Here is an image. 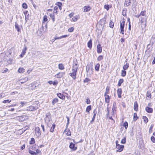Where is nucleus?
<instances>
[{
  "label": "nucleus",
  "mask_w": 155,
  "mask_h": 155,
  "mask_svg": "<svg viewBox=\"0 0 155 155\" xmlns=\"http://www.w3.org/2000/svg\"><path fill=\"white\" fill-rule=\"evenodd\" d=\"M78 67V63L77 61H74L72 69V72L69 74L74 79L76 78V74Z\"/></svg>",
  "instance_id": "nucleus-1"
},
{
  "label": "nucleus",
  "mask_w": 155,
  "mask_h": 155,
  "mask_svg": "<svg viewBox=\"0 0 155 155\" xmlns=\"http://www.w3.org/2000/svg\"><path fill=\"white\" fill-rule=\"evenodd\" d=\"M125 24V21H121L120 22V33L122 34H124V28Z\"/></svg>",
  "instance_id": "nucleus-2"
},
{
  "label": "nucleus",
  "mask_w": 155,
  "mask_h": 155,
  "mask_svg": "<svg viewBox=\"0 0 155 155\" xmlns=\"http://www.w3.org/2000/svg\"><path fill=\"white\" fill-rule=\"evenodd\" d=\"M38 108V106L34 107L30 106L27 107L26 110L28 111H33L37 109Z\"/></svg>",
  "instance_id": "nucleus-3"
},
{
  "label": "nucleus",
  "mask_w": 155,
  "mask_h": 155,
  "mask_svg": "<svg viewBox=\"0 0 155 155\" xmlns=\"http://www.w3.org/2000/svg\"><path fill=\"white\" fill-rule=\"evenodd\" d=\"M48 20V19L47 18V16L46 15H45L43 17V21H42V27L43 28L44 26L46 27V28H47V23H46V22H47Z\"/></svg>",
  "instance_id": "nucleus-4"
},
{
  "label": "nucleus",
  "mask_w": 155,
  "mask_h": 155,
  "mask_svg": "<svg viewBox=\"0 0 155 155\" xmlns=\"http://www.w3.org/2000/svg\"><path fill=\"white\" fill-rule=\"evenodd\" d=\"M45 122L47 124V126L49 127L52 123V121L50 118L49 117H46L45 119Z\"/></svg>",
  "instance_id": "nucleus-5"
},
{
  "label": "nucleus",
  "mask_w": 155,
  "mask_h": 155,
  "mask_svg": "<svg viewBox=\"0 0 155 155\" xmlns=\"http://www.w3.org/2000/svg\"><path fill=\"white\" fill-rule=\"evenodd\" d=\"M140 17L143 16V19L144 20H145L146 19H147V17L146 15V12L145 11H142L140 13Z\"/></svg>",
  "instance_id": "nucleus-6"
},
{
  "label": "nucleus",
  "mask_w": 155,
  "mask_h": 155,
  "mask_svg": "<svg viewBox=\"0 0 155 155\" xmlns=\"http://www.w3.org/2000/svg\"><path fill=\"white\" fill-rule=\"evenodd\" d=\"M116 147L117 149H118L117 150V152H121L122 151L123 149L124 146L123 145H117V146H116Z\"/></svg>",
  "instance_id": "nucleus-7"
},
{
  "label": "nucleus",
  "mask_w": 155,
  "mask_h": 155,
  "mask_svg": "<svg viewBox=\"0 0 155 155\" xmlns=\"http://www.w3.org/2000/svg\"><path fill=\"white\" fill-rule=\"evenodd\" d=\"M91 7L89 5L84 6L83 7V12H87L89 11L91 9Z\"/></svg>",
  "instance_id": "nucleus-8"
},
{
  "label": "nucleus",
  "mask_w": 155,
  "mask_h": 155,
  "mask_svg": "<svg viewBox=\"0 0 155 155\" xmlns=\"http://www.w3.org/2000/svg\"><path fill=\"white\" fill-rule=\"evenodd\" d=\"M65 74L64 72H59L55 75V77L58 78H62Z\"/></svg>",
  "instance_id": "nucleus-9"
},
{
  "label": "nucleus",
  "mask_w": 155,
  "mask_h": 155,
  "mask_svg": "<svg viewBox=\"0 0 155 155\" xmlns=\"http://www.w3.org/2000/svg\"><path fill=\"white\" fill-rule=\"evenodd\" d=\"M35 133L38 137H39L41 135L40 130L38 127L36 128L35 130Z\"/></svg>",
  "instance_id": "nucleus-10"
},
{
  "label": "nucleus",
  "mask_w": 155,
  "mask_h": 155,
  "mask_svg": "<svg viewBox=\"0 0 155 155\" xmlns=\"http://www.w3.org/2000/svg\"><path fill=\"white\" fill-rule=\"evenodd\" d=\"M102 51V47L101 45L100 44H99L97 45V51L98 53H100Z\"/></svg>",
  "instance_id": "nucleus-11"
},
{
  "label": "nucleus",
  "mask_w": 155,
  "mask_h": 155,
  "mask_svg": "<svg viewBox=\"0 0 155 155\" xmlns=\"http://www.w3.org/2000/svg\"><path fill=\"white\" fill-rule=\"evenodd\" d=\"M75 145L74 144L71 142L70 143L69 147L71 149H73V150H75L77 149V148L76 147H75Z\"/></svg>",
  "instance_id": "nucleus-12"
},
{
  "label": "nucleus",
  "mask_w": 155,
  "mask_h": 155,
  "mask_svg": "<svg viewBox=\"0 0 155 155\" xmlns=\"http://www.w3.org/2000/svg\"><path fill=\"white\" fill-rule=\"evenodd\" d=\"M117 94L119 98L121 97L122 89L121 88H118L117 89Z\"/></svg>",
  "instance_id": "nucleus-13"
},
{
  "label": "nucleus",
  "mask_w": 155,
  "mask_h": 155,
  "mask_svg": "<svg viewBox=\"0 0 155 155\" xmlns=\"http://www.w3.org/2000/svg\"><path fill=\"white\" fill-rule=\"evenodd\" d=\"M28 80V78L27 77H25L20 80L21 84H22L26 82Z\"/></svg>",
  "instance_id": "nucleus-14"
},
{
  "label": "nucleus",
  "mask_w": 155,
  "mask_h": 155,
  "mask_svg": "<svg viewBox=\"0 0 155 155\" xmlns=\"http://www.w3.org/2000/svg\"><path fill=\"white\" fill-rule=\"evenodd\" d=\"M146 111L148 113H152L153 112V109L151 108L147 107L145 108Z\"/></svg>",
  "instance_id": "nucleus-15"
},
{
  "label": "nucleus",
  "mask_w": 155,
  "mask_h": 155,
  "mask_svg": "<svg viewBox=\"0 0 155 155\" xmlns=\"http://www.w3.org/2000/svg\"><path fill=\"white\" fill-rule=\"evenodd\" d=\"M92 39H90L89 41L87 43V46L88 47L91 49L92 46Z\"/></svg>",
  "instance_id": "nucleus-16"
},
{
  "label": "nucleus",
  "mask_w": 155,
  "mask_h": 155,
  "mask_svg": "<svg viewBox=\"0 0 155 155\" xmlns=\"http://www.w3.org/2000/svg\"><path fill=\"white\" fill-rule=\"evenodd\" d=\"M138 105L137 102L135 101L134 104V109L135 110L137 111L138 109Z\"/></svg>",
  "instance_id": "nucleus-17"
},
{
  "label": "nucleus",
  "mask_w": 155,
  "mask_h": 155,
  "mask_svg": "<svg viewBox=\"0 0 155 155\" xmlns=\"http://www.w3.org/2000/svg\"><path fill=\"white\" fill-rule=\"evenodd\" d=\"M130 0H125L124 5L126 6H128L130 5Z\"/></svg>",
  "instance_id": "nucleus-18"
},
{
  "label": "nucleus",
  "mask_w": 155,
  "mask_h": 155,
  "mask_svg": "<svg viewBox=\"0 0 155 155\" xmlns=\"http://www.w3.org/2000/svg\"><path fill=\"white\" fill-rule=\"evenodd\" d=\"M58 96L60 99H65V96L61 93H58L57 94Z\"/></svg>",
  "instance_id": "nucleus-19"
},
{
  "label": "nucleus",
  "mask_w": 155,
  "mask_h": 155,
  "mask_svg": "<svg viewBox=\"0 0 155 155\" xmlns=\"http://www.w3.org/2000/svg\"><path fill=\"white\" fill-rule=\"evenodd\" d=\"M68 35H62V36H61L60 37H55L54 38V40H57V39H61L62 38H65L66 37H68Z\"/></svg>",
  "instance_id": "nucleus-20"
},
{
  "label": "nucleus",
  "mask_w": 155,
  "mask_h": 155,
  "mask_svg": "<svg viewBox=\"0 0 155 155\" xmlns=\"http://www.w3.org/2000/svg\"><path fill=\"white\" fill-rule=\"evenodd\" d=\"M18 71L19 73H23L25 71V69L23 68H20Z\"/></svg>",
  "instance_id": "nucleus-21"
},
{
  "label": "nucleus",
  "mask_w": 155,
  "mask_h": 155,
  "mask_svg": "<svg viewBox=\"0 0 155 155\" xmlns=\"http://www.w3.org/2000/svg\"><path fill=\"white\" fill-rule=\"evenodd\" d=\"M64 132H65L66 134L68 136H70L71 135V132L69 130H67L66 129L65 131Z\"/></svg>",
  "instance_id": "nucleus-22"
},
{
  "label": "nucleus",
  "mask_w": 155,
  "mask_h": 155,
  "mask_svg": "<svg viewBox=\"0 0 155 155\" xmlns=\"http://www.w3.org/2000/svg\"><path fill=\"white\" fill-rule=\"evenodd\" d=\"M129 66L128 63H127L125 65H124L123 67V69L124 70H126L128 69Z\"/></svg>",
  "instance_id": "nucleus-23"
},
{
  "label": "nucleus",
  "mask_w": 155,
  "mask_h": 155,
  "mask_svg": "<svg viewBox=\"0 0 155 155\" xmlns=\"http://www.w3.org/2000/svg\"><path fill=\"white\" fill-rule=\"evenodd\" d=\"M110 97L109 95H108L105 97V101L107 103H109L110 102Z\"/></svg>",
  "instance_id": "nucleus-24"
},
{
  "label": "nucleus",
  "mask_w": 155,
  "mask_h": 155,
  "mask_svg": "<svg viewBox=\"0 0 155 155\" xmlns=\"http://www.w3.org/2000/svg\"><path fill=\"white\" fill-rule=\"evenodd\" d=\"M15 28L17 29V31L18 32H20L21 31L20 29L19 28L18 24L16 23H15Z\"/></svg>",
  "instance_id": "nucleus-25"
},
{
  "label": "nucleus",
  "mask_w": 155,
  "mask_h": 155,
  "mask_svg": "<svg viewBox=\"0 0 155 155\" xmlns=\"http://www.w3.org/2000/svg\"><path fill=\"white\" fill-rule=\"evenodd\" d=\"M59 68L61 70H63L64 69V66L62 64H59L58 65Z\"/></svg>",
  "instance_id": "nucleus-26"
},
{
  "label": "nucleus",
  "mask_w": 155,
  "mask_h": 155,
  "mask_svg": "<svg viewBox=\"0 0 155 155\" xmlns=\"http://www.w3.org/2000/svg\"><path fill=\"white\" fill-rule=\"evenodd\" d=\"M100 67V64L99 63L97 64L95 67V69L97 71H98Z\"/></svg>",
  "instance_id": "nucleus-27"
},
{
  "label": "nucleus",
  "mask_w": 155,
  "mask_h": 155,
  "mask_svg": "<svg viewBox=\"0 0 155 155\" xmlns=\"http://www.w3.org/2000/svg\"><path fill=\"white\" fill-rule=\"evenodd\" d=\"M56 5L58 6L60 10H61V5L62 3L60 2H57L56 3Z\"/></svg>",
  "instance_id": "nucleus-28"
},
{
  "label": "nucleus",
  "mask_w": 155,
  "mask_h": 155,
  "mask_svg": "<svg viewBox=\"0 0 155 155\" xmlns=\"http://www.w3.org/2000/svg\"><path fill=\"white\" fill-rule=\"evenodd\" d=\"M124 81V80L123 79H120L119 80L118 83V86H120L121 85V84L122 83H123Z\"/></svg>",
  "instance_id": "nucleus-29"
},
{
  "label": "nucleus",
  "mask_w": 155,
  "mask_h": 155,
  "mask_svg": "<svg viewBox=\"0 0 155 155\" xmlns=\"http://www.w3.org/2000/svg\"><path fill=\"white\" fill-rule=\"evenodd\" d=\"M91 105L88 106L87 107V108L86 109V111L87 112L89 113L90 111L91 110Z\"/></svg>",
  "instance_id": "nucleus-30"
},
{
  "label": "nucleus",
  "mask_w": 155,
  "mask_h": 155,
  "mask_svg": "<svg viewBox=\"0 0 155 155\" xmlns=\"http://www.w3.org/2000/svg\"><path fill=\"white\" fill-rule=\"evenodd\" d=\"M55 125L54 124L52 125V127L50 129V131L51 132H53L54 131V128L55 127Z\"/></svg>",
  "instance_id": "nucleus-31"
},
{
  "label": "nucleus",
  "mask_w": 155,
  "mask_h": 155,
  "mask_svg": "<svg viewBox=\"0 0 155 155\" xmlns=\"http://www.w3.org/2000/svg\"><path fill=\"white\" fill-rule=\"evenodd\" d=\"M78 16H76L72 18V20L74 21H76L78 19Z\"/></svg>",
  "instance_id": "nucleus-32"
},
{
  "label": "nucleus",
  "mask_w": 155,
  "mask_h": 155,
  "mask_svg": "<svg viewBox=\"0 0 155 155\" xmlns=\"http://www.w3.org/2000/svg\"><path fill=\"white\" fill-rule=\"evenodd\" d=\"M50 17L52 19L53 21H55V17L54 13L52 14H50Z\"/></svg>",
  "instance_id": "nucleus-33"
},
{
  "label": "nucleus",
  "mask_w": 155,
  "mask_h": 155,
  "mask_svg": "<svg viewBox=\"0 0 155 155\" xmlns=\"http://www.w3.org/2000/svg\"><path fill=\"white\" fill-rule=\"evenodd\" d=\"M121 76L123 77H124L126 76V71L125 70H122L121 72Z\"/></svg>",
  "instance_id": "nucleus-34"
},
{
  "label": "nucleus",
  "mask_w": 155,
  "mask_h": 155,
  "mask_svg": "<svg viewBox=\"0 0 155 155\" xmlns=\"http://www.w3.org/2000/svg\"><path fill=\"white\" fill-rule=\"evenodd\" d=\"M27 49V48L26 46L22 50L21 53L24 55L26 52V51Z\"/></svg>",
  "instance_id": "nucleus-35"
},
{
  "label": "nucleus",
  "mask_w": 155,
  "mask_h": 155,
  "mask_svg": "<svg viewBox=\"0 0 155 155\" xmlns=\"http://www.w3.org/2000/svg\"><path fill=\"white\" fill-rule=\"evenodd\" d=\"M19 119L21 121H23L25 119V116H21L19 117Z\"/></svg>",
  "instance_id": "nucleus-36"
},
{
  "label": "nucleus",
  "mask_w": 155,
  "mask_h": 155,
  "mask_svg": "<svg viewBox=\"0 0 155 155\" xmlns=\"http://www.w3.org/2000/svg\"><path fill=\"white\" fill-rule=\"evenodd\" d=\"M58 101V98H54L53 99L52 101V104L54 105L55 104L57 103Z\"/></svg>",
  "instance_id": "nucleus-37"
},
{
  "label": "nucleus",
  "mask_w": 155,
  "mask_h": 155,
  "mask_svg": "<svg viewBox=\"0 0 155 155\" xmlns=\"http://www.w3.org/2000/svg\"><path fill=\"white\" fill-rule=\"evenodd\" d=\"M35 143V139L33 138H31V140L30 141V144H33Z\"/></svg>",
  "instance_id": "nucleus-38"
},
{
  "label": "nucleus",
  "mask_w": 155,
  "mask_h": 155,
  "mask_svg": "<svg viewBox=\"0 0 155 155\" xmlns=\"http://www.w3.org/2000/svg\"><path fill=\"white\" fill-rule=\"evenodd\" d=\"M143 118L144 120V121L145 122V123H146L148 122V119L146 117L143 116Z\"/></svg>",
  "instance_id": "nucleus-39"
},
{
  "label": "nucleus",
  "mask_w": 155,
  "mask_h": 155,
  "mask_svg": "<svg viewBox=\"0 0 155 155\" xmlns=\"http://www.w3.org/2000/svg\"><path fill=\"white\" fill-rule=\"evenodd\" d=\"M109 91L110 87H109L107 86L106 88L105 93L108 94L109 93Z\"/></svg>",
  "instance_id": "nucleus-40"
},
{
  "label": "nucleus",
  "mask_w": 155,
  "mask_h": 155,
  "mask_svg": "<svg viewBox=\"0 0 155 155\" xmlns=\"http://www.w3.org/2000/svg\"><path fill=\"white\" fill-rule=\"evenodd\" d=\"M110 26L111 28H113L114 26V23L110 20L109 23Z\"/></svg>",
  "instance_id": "nucleus-41"
},
{
  "label": "nucleus",
  "mask_w": 155,
  "mask_h": 155,
  "mask_svg": "<svg viewBox=\"0 0 155 155\" xmlns=\"http://www.w3.org/2000/svg\"><path fill=\"white\" fill-rule=\"evenodd\" d=\"M137 118L138 117H137V114L135 113H134V121H136Z\"/></svg>",
  "instance_id": "nucleus-42"
},
{
  "label": "nucleus",
  "mask_w": 155,
  "mask_h": 155,
  "mask_svg": "<svg viewBox=\"0 0 155 155\" xmlns=\"http://www.w3.org/2000/svg\"><path fill=\"white\" fill-rule=\"evenodd\" d=\"M103 58V56L102 55H100L97 58V60L98 61H100Z\"/></svg>",
  "instance_id": "nucleus-43"
},
{
  "label": "nucleus",
  "mask_w": 155,
  "mask_h": 155,
  "mask_svg": "<svg viewBox=\"0 0 155 155\" xmlns=\"http://www.w3.org/2000/svg\"><path fill=\"white\" fill-rule=\"evenodd\" d=\"M22 7L23 8L25 9H26L28 7L27 4L25 3H23L22 5Z\"/></svg>",
  "instance_id": "nucleus-44"
},
{
  "label": "nucleus",
  "mask_w": 155,
  "mask_h": 155,
  "mask_svg": "<svg viewBox=\"0 0 155 155\" xmlns=\"http://www.w3.org/2000/svg\"><path fill=\"white\" fill-rule=\"evenodd\" d=\"M143 16L140 17V20H141V22L142 23L146 22L147 21V19H146L145 20H144L143 18Z\"/></svg>",
  "instance_id": "nucleus-45"
},
{
  "label": "nucleus",
  "mask_w": 155,
  "mask_h": 155,
  "mask_svg": "<svg viewBox=\"0 0 155 155\" xmlns=\"http://www.w3.org/2000/svg\"><path fill=\"white\" fill-rule=\"evenodd\" d=\"M128 123L127 122L125 121L123 124V126L124 127L125 129H127L128 127Z\"/></svg>",
  "instance_id": "nucleus-46"
},
{
  "label": "nucleus",
  "mask_w": 155,
  "mask_h": 155,
  "mask_svg": "<svg viewBox=\"0 0 155 155\" xmlns=\"http://www.w3.org/2000/svg\"><path fill=\"white\" fill-rule=\"evenodd\" d=\"M105 21L104 19H101L100 21V24L101 25H103L105 23Z\"/></svg>",
  "instance_id": "nucleus-47"
},
{
  "label": "nucleus",
  "mask_w": 155,
  "mask_h": 155,
  "mask_svg": "<svg viewBox=\"0 0 155 155\" xmlns=\"http://www.w3.org/2000/svg\"><path fill=\"white\" fill-rule=\"evenodd\" d=\"M153 125H151V126H150V128H149V133H151L152 132V129H153Z\"/></svg>",
  "instance_id": "nucleus-48"
},
{
  "label": "nucleus",
  "mask_w": 155,
  "mask_h": 155,
  "mask_svg": "<svg viewBox=\"0 0 155 155\" xmlns=\"http://www.w3.org/2000/svg\"><path fill=\"white\" fill-rule=\"evenodd\" d=\"M66 117L67 119V125H66V127H67H67H68V124H69V117L68 116H66Z\"/></svg>",
  "instance_id": "nucleus-49"
},
{
  "label": "nucleus",
  "mask_w": 155,
  "mask_h": 155,
  "mask_svg": "<svg viewBox=\"0 0 155 155\" xmlns=\"http://www.w3.org/2000/svg\"><path fill=\"white\" fill-rule=\"evenodd\" d=\"M11 101V100H4L3 101V103H9Z\"/></svg>",
  "instance_id": "nucleus-50"
},
{
  "label": "nucleus",
  "mask_w": 155,
  "mask_h": 155,
  "mask_svg": "<svg viewBox=\"0 0 155 155\" xmlns=\"http://www.w3.org/2000/svg\"><path fill=\"white\" fill-rule=\"evenodd\" d=\"M74 30V28L73 27H72L70 28H69L68 29V31L69 32H72Z\"/></svg>",
  "instance_id": "nucleus-51"
},
{
  "label": "nucleus",
  "mask_w": 155,
  "mask_h": 155,
  "mask_svg": "<svg viewBox=\"0 0 155 155\" xmlns=\"http://www.w3.org/2000/svg\"><path fill=\"white\" fill-rule=\"evenodd\" d=\"M121 143H122L124 144L126 143V138H123L121 140Z\"/></svg>",
  "instance_id": "nucleus-52"
},
{
  "label": "nucleus",
  "mask_w": 155,
  "mask_h": 155,
  "mask_svg": "<svg viewBox=\"0 0 155 155\" xmlns=\"http://www.w3.org/2000/svg\"><path fill=\"white\" fill-rule=\"evenodd\" d=\"M114 104H115V103H114L113 107L112 108V110L113 111V114H114V110L115 109L116 107L115 106V105H114Z\"/></svg>",
  "instance_id": "nucleus-53"
},
{
  "label": "nucleus",
  "mask_w": 155,
  "mask_h": 155,
  "mask_svg": "<svg viewBox=\"0 0 155 155\" xmlns=\"http://www.w3.org/2000/svg\"><path fill=\"white\" fill-rule=\"evenodd\" d=\"M151 140L153 142L155 143V137H154L153 136L151 137Z\"/></svg>",
  "instance_id": "nucleus-54"
},
{
  "label": "nucleus",
  "mask_w": 155,
  "mask_h": 155,
  "mask_svg": "<svg viewBox=\"0 0 155 155\" xmlns=\"http://www.w3.org/2000/svg\"><path fill=\"white\" fill-rule=\"evenodd\" d=\"M90 81V79H89L88 78H86L84 80V83H86Z\"/></svg>",
  "instance_id": "nucleus-55"
},
{
  "label": "nucleus",
  "mask_w": 155,
  "mask_h": 155,
  "mask_svg": "<svg viewBox=\"0 0 155 155\" xmlns=\"http://www.w3.org/2000/svg\"><path fill=\"white\" fill-rule=\"evenodd\" d=\"M105 8L106 9V10L108 11L109 9V5H104V6Z\"/></svg>",
  "instance_id": "nucleus-56"
},
{
  "label": "nucleus",
  "mask_w": 155,
  "mask_h": 155,
  "mask_svg": "<svg viewBox=\"0 0 155 155\" xmlns=\"http://www.w3.org/2000/svg\"><path fill=\"white\" fill-rule=\"evenodd\" d=\"M29 153L31 155L33 154H35V153H36L35 152L32 150H29Z\"/></svg>",
  "instance_id": "nucleus-57"
},
{
  "label": "nucleus",
  "mask_w": 155,
  "mask_h": 155,
  "mask_svg": "<svg viewBox=\"0 0 155 155\" xmlns=\"http://www.w3.org/2000/svg\"><path fill=\"white\" fill-rule=\"evenodd\" d=\"M86 102L87 104H90V101L89 98H87L86 99Z\"/></svg>",
  "instance_id": "nucleus-58"
},
{
  "label": "nucleus",
  "mask_w": 155,
  "mask_h": 155,
  "mask_svg": "<svg viewBox=\"0 0 155 155\" xmlns=\"http://www.w3.org/2000/svg\"><path fill=\"white\" fill-rule=\"evenodd\" d=\"M93 113L94 114L93 116L95 117V116L97 114V111L95 109L94 110Z\"/></svg>",
  "instance_id": "nucleus-59"
},
{
  "label": "nucleus",
  "mask_w": 155,
  "mask_h": 155,
  "mask_svg": "<svg viewBox=\"0 0 155 155\" xmlns=\"http://www.w3.org/2000/svg\"><path fill=\"white\" fill-rule=\"evenodd\" d=\"M122 14L124 16L126 15V12L125 11V10L124 9H123V10Z\"/></svg>",
  "instance_id": "nucleus-60"
},
{
  "label": "nucleus",
  "mask_w": 155,
  "mask_h": 155,
  "mask_svg": "<svg viewBox=\"0 0 155 155\" xmlns=\"http://www.w3.org/2000/svg\"><path fill=\"white\" fill-rule=\"evenodd\" d=\"M95 117L93 116L92 120L91 121V123H92L94 121Z\"/></svg>",
  "instance_id": "nucleus-61"
},
{
  "label": "nucleus",
  "mask_w": 155,
  "mask_h": 155,
  "mask_svg": "<svg viewBox=\"0 0 155 155\" xmlns=\"http://www.w3.org/2000/svg\"><path fill=\"white\" fill-rule=\"evenodd\" d=\"M20 104H21V106L22 107H23V106H24V105L25 104H26V103L25 102H23V101H21V102H20Z\"/></svg>",
  "instance_id": "nucleus-62"
},
{
  "label": "nucleus",
  "mask_w": 155,
  "mask_h": 155,
  "mask_svg": "<svg viewBox=\"0 0 155 155\" xmlns=\"http://www.w3.org/2000/svg\"><path fill=\"white\" fill-rule=\"evenodd\" d=\"M30 85H31V86L32 87V88H31V89H34L35 87H36V86H35L34 84H30Z\"/></svg>",
  "instance_id": "nucleus-63"
},
{
  "label": "nucleus",
  "mask_w": 155,
  "mask_h": 155,
  "mask_svg": "<svg viewBox=\"0 0 155 155\" xmlns=\"http://www.w3.org/2000/svg\"><path fill=\"white\" fill-rule=\"evenodd\" d=\"M41 151L37 149L36 150V153H41Z\"/></svg>",
  "instance_id": "nucleus-64"
}]
</instances>
